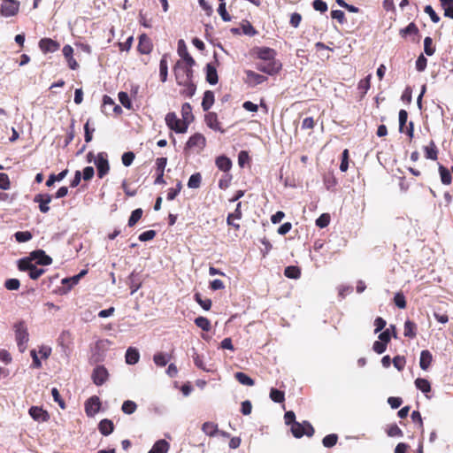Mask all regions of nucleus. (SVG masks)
Segmentation results:
<instances>
[{"label": "nucleus", "mask_w": 453, "mask_h": 453, "mask_svg": "<svg viewBox=\"0 0 453 453\" xmlns=\"http://www.w3.org/2000/svg\"><path fill=\"white\" fill-rule=\"evenodd\" d=\"M395 304L400 309L406 308V300L403 293L398 292L395 295L394 297Z\"/></svg>", "instance_id": "nucleus-54"}, {"label": "nucleus", "mask_w": 453, "mask_h": 453, "mask_svg": "<svg viewBox=\"0 0 453 453\" xmlns=\"http://www.w3.org/2000/svg\"><path fill=\"white\" fill-rule=\"evenodd\" d=\"M203 432L209 436H214L218 434V426L213 422H205L202 426Z\"/></svg>", "instance_id": "nucleus-34"}, {"label": "nucleus", "mask_w": 453, "mask_h": 453, "mask_svg": "<svg viewBox=\"0 0 453 453\" xmlns=\"http://www.w3.org/2000/svg\"><path fill=\"white\" fill-rule=\"evenodd\" d=\"M51 196L49 194H37L34 197V202L39 203V210L42 213L50 211L49 203L51 202Z\"/></svg>", "instance_id": "nucleus-12"}, {"label": "nucleus", "mask_w": 453, "mask_h": 453, "mask_svg": "<svg viewBox=\"0 0 453 453\" xmlns=\"http://www.w3.org/2000/svg\"><path fill=\"white\" fill-rule=\"evenodd\" d=\"M202 182V176L199 173L192 174L188 181V187L189 188H198Z\"/></svg>", "instance_id": "nucleus-42"}, {"label": "nucleus", "mask_w": 453, "mask_h": 453, "mask_svg": "<svg viewBox=\"0 0 453 453\" xmlns=\"http://www.w3.org/2000/svg\"><path fill=\"white\" fill-rule=\"evenodd\" d=\"M15 339L19 350L24 352L29 340V334L25 321L21 320L14 324Z\"/></svg>", "instance_id": "nucleus-2"}, {"label": "nucleus", "mask_w": 453, "mask_h": 453, "mask_svg": "<svg viewBox=\"0 0 453 453\" xmlns=\"http://www.w3.org/2000/svg\"><path fill=\"white\" fill-rule=\"evenodd\" d=\"M126 362L128 365H135L140 358L139 351L133 347H129L126 352Z\"/></svg>", "instance_id": "nucleus-24"}, {"label": "nucleus", "mask_w": 453, "mask_h": 453, "mask_svg": "<svg viewBox=\"0 0 453 453\" xmlns=\"http://www.w3.org/2000/svg\"><path fill=\"white\" fill-rule=\"evenodd\" d=\"M257 57L260 59L256 67L258 71L269 75H273L281 69V63L276 59V52L268 47L256 49Z\"/></svg>", "instance_id": "nucleus-1"}, {"label": "nucleus", "mask_w": 453, "mask_h": 453, "mask_svg": "<svg viewBox=\"0 0 453 453\" xmlns=\"http://www.w3.org/2000/svg\"><path fill=\"white\" fill-rule=\"evenodd\" d=\"M424 12L427 15H429L431 20L434 23H438L440 21V17L436 14V12H434V10L433 9V7L431 5H426L424 9Z\"/></svg>", "instance_id": "nucleus-61"}, {"label": "nucleus", "mask_w": 453, "mask_h": 453, "mask_svg": "<svg viewBox=\"0 0 453 453\" xmlns=\"http://www.w3.org/2000/svg\"><path fill=\"white\" fill-rule=\"evenodd\" d=\"M135 156L134 154V152L132 151H127V152H125L123 155H122V164L125 165V166H129L132 165Z\"/></svg>", "instance_id": "nucleus-59"}, {"label": "nucleus", "mask_w": 453, "mask_h": 453, "mask_svg": "<svg viewBox=\"0 0 453 453\" xmlns=\"http://www.w3.org/2000/svg\"><path fill=\"white\" fill-rule=\"evenodd\" d=\"M387 433H388V435L390 437H402L403 436V431L395 424L391 425L388 427Z\"/></svg>", "instance_id": "nucleus-57"}, {"label": "nucleus", "mask_w": 453, "mask_h": 453, "mask_svg": "<svg viewBox=\"0 0 453 453\" xmlns=\"http://www.w3.org/2000/svg\"><path fill=\"white\" fill-rule=\"evenodd\" d=\"M39 47L44 53L55 52L59 49V43L50 38H43L40 40Z\"/></svg>", "instance_id": "nucleus-13"}, {"label": "nucleus", "mask_w": 453, "mask_h": 453, "mask_svg": "<svg viewBox=\"0 0 453 453\" xmlns=\"http://www.w3.org/2000/svg\"><path fill=\"white\" fill-rule=\"evenodd\" d=\"M98 429L103 435L107 436L113 432L114 426L111 420L104 418L100 421Z\"/></svg>", "instance_id": "nucleus-22"}, {"label": "nucleus", "mask_w": 453, "mask_h": 453, "mask_svg": "<svg viewBox=\"0 0 453 453\" xmlns=\"http://www.w3.org/2000/svg\"><path fill=\"white\" fill-rule=\"evenodd\" d=\"M206 140L202 134H195L186 143V149H197L198 151L205 147Z\"/></svg>", "instance_id": "nucleus-9"}, {"label": "nucleus", "mask_w": 453, "mask_h": 453, "mask_svg": "<svg viewBox=\"0 0 453 453\" xmlns=\"http://www.w3.org/2000/svg\"><path fill=\"white\" fill-rule=\"evenodd\" d=\"M424 151L425 156L427 159H437L438 150L434 141H431L427 146L424 147Z\"/></svg>", "instance_id": "nucleus-27"}, {"label": "nucleus", "mask_w": 453, "mask_h": 453, "mask_svg": "<svg viewBox=\"0 0 453 453\" xmlns=\"http://www.w3.org/2000/svg\"><path fill=\"white\" fill-rule=\"evenodd\" d=\"M415 386L418 389L425 394L431 391L430 382L426 379L418 378L415 380Z\"/></svg>", "instance_id": "nucleus-33"}, {"label": "nucleus", "mask_w": 453, "mask_h": 453, "mask_svg": "<svg viewBox=\"0 0 453 453\" xmlns=\"http://www.w3.org/2000/svg\"><path fill=\"white\" fill-rule=\"evenodd\" d=\"M101 407V402L98 396L93 395L85 403V412L88 417H94Z\"/></svg>", "instance_id": "nucleus-8"}, {"label": "nucleus", "mask_w": 453, "mask_h": 453, "mask_svg": "<svg viewBox=\"0 0 453 453\" xmlns=\"http://www.w3.org/2000/svg\"><path fill=\"white\" fill-rule=\"evenodd\" d=\"M178 54L182 58V62L188 64L189 66L195 65L196 62L189 55L185 42L182 39L178 42Z\"/></svg>", "instance_id": "nucleus-11"}, {"label": "nucleus", "mask_w": 453, "mask_h": 453, "mask_svg": "<svg viewBox=\"0 0 453 453\" xmlns=\"http://www.w3.org/2000/svg\"><path fill=\"white\" fill-rule=\"evenodd\" d=\"M427 65V59L424 57V55H420L416 60V69L418 72H423Z\"/></svg>", "instance_id": "nucleus-63"}, {"label": "nucleus", "mask_w": 453, "mask_h": 453, "mask_svg": "<svg viewBox=\"0 0 453 453\" xmlns=\"http://www.w3.org/2000/svg\"><path fill=\"white\" fill-rule=\"evenodd\" d=\"M433 361V356L429 350H422L419 358V366L422 370L426 371Z\"/></svg>", "instance_id": "nucleus-19"}, {"label": "nucleus", "mask_w": 453, "mask_h": 453, "mask_svg": "<svg viewBox=\"0 0 453 453\" xmlns=\"http://www.w3.org/2000/svg\"><path fill=\"white\" fill-rule=\"evenodd\" d=\"M235 379L238 380L239 383L245 385V386H253L255 384V381L253 379H251L250 376H248L246 373L238 372L234 374Z\"/></svg>", "instance_id": "nucleus-35"}, {"label": "nucleus", "mask_w": 453, "mask_h": 453, "mask_svg": "<svg viewBox=\"0 0 453 453\" xmlns=\"http://www.w3.org/2000/svg\"><path fill=\"white\" fill-rule=\"evenodd\" d=\"M192 108L190 104L185 103L182 104L181 107V115H182V120L186 122L188 125L192 121L193 115H192Z\"/></svg>", "instance_id": "nucleus-30"}, {"label": "nucleus", "mask_w": 453, "mask_h": 453, "mask_svg": "<svg viewBox=\"0 0 453 453\" xmlns=\"http://www.w3.org/2000/svg\"><path fill=\"white\" fill-rule=\"evenodd\" d=\"M439 173L441 175V182L444 185H449L451 183V180H452L449 171L447 168H445L443 165H439Z\"/></svg>", "instance_id": "nucleus-38"}, {"label": "nucleus", "mask_w": 453, "mask_h": 453, "mask_svg": "<svg viewBox=\"0 0 453 453\" xmlns=\"http://www.w3.org/2000/svg\"><path fill=\"white\" fill-rule=\"evenodd\" d=\"M30 416L36 421H47L49 414L41 407L33 406L29 409Z\"/></svg>", "instance_id": "nucleus-17"}, {"label": "nucleus", "mask_w": 453, "mask_h": 453, "mask_svg": "<svg viewBox=\"0 0 453 453\" xmlns=\"http://www.w3.org/2000/svg\"><path fill=\"white\" fill-rule=\"evenodd\" d=\"M206 81L211 85H215L219 81L216 67L211 63L206 65Z\"/></svg>", "instance_id": "nucleus-20"}, {"label": "nucleus", "mask_w": 453, "mask_h": 453, "mask_svg": "<svg viewBox=\"0 0 453 453\" xmlns=\"http://www.w3.org/2000/svg\"><path fill=\"white\" fill-rule=\"evenodd\" d=\"M173 71L177 84H185L193 78L192 66L180 60L176 63Z\"/></svg>", "instance_id": "nucleus-3"}, {"label": "nucleus", "mask_w": 453, "mask_h": 453, "mask_svg": "<svg viewBox=\"0 0 453 453\" xmlns=\"http://www.w3.org/2000/svg\"><path fill=\"white\" fill-rule=\"evenodd\" d=\"M94 164L97 169V175L100 179L104 178L110 171V165L105 152H100L94 159Z\"/></svg>", "instance_id": "nucleus-7"}, {"label": "nucleus", "mask_w": 453, "mask_h": 453, "mask_svg": "<svg viewBox=\"0 0 453 453\" xmlns=\"http://www.w3.org/2000/svg\"><path fill=\"white\" fill-rule=\"evenodd\" d=\"M137 405L131 400H127L123 403L121 410L126 414H133L136 411Z\"/></svg>", "instance_id": "nucleus-44"}, {"label": "nucleus", "mask_w": 453, "mask_h": 453, "mask_svg": "<svg viewBox=\"0 0 453 453\" xmlns=\"http://www.w3.org/2000/svg\"><path fill=\"white\" fill-rule=\"evenodd\" d=\"M270 398L274 403H282L285 399L284 392L278 390L276 388H272L270 391Z\"/></svg>", "instance_id": "nucleus-45"}, {"label": "nucleus", "mask_w": 453, "mask_h": 453, "mask_svg": "<svg viewBox=\"0 0 453 453\" xmlns=\"http://www.w3.org/2000/svg\"><path fill=\"white\" fill-rule=\"evenodd\" d=\"M67 173L68 170L65 169L60 172L58 175L50 174L46 181V185L48 187H51L55 183V181H61L64 178H65Z\"/></svg>", "instance_id": "nucleus-39"}, {"label": "nucleus", "mask_w": 453, "mask_h": 453, "mask_svg": "<svg viewBox=\"0 0 453 453\" xmlns=\"http://www.w3.org/2000/svg\"><path fill=\"white\" fill-rule=\"evenodd\" d=\"M204 120L208 127L211 129L219 131L220 133L225 132V130L221 128L220 123L218 120V116L215 112H208L204 117Z\"/></svg>", "instance_id": "nucleus-14"}, {"label": "nucleus", "mask_w": 453, "mask_h": 453, "mask_svg": "<svg viewBox=\"0 0 453 453\" xmlns=\"http://www.w3.org/2000/svg\"><path fill=\"white\" fill-rule=\"evenodd\" d=\"M14 236H15V239L17 242H25L31 240L32 234L28 231H20V232L15 233Z\"/></svg>", "instance_id": "nucleus-51"}, {"label": "nucleus", "mask_w": 453, "mask_h": 453, "mask_svg": "<svg viewBox=\"0 0 453 453\" xmlns=\"http://www.w3.org/2000/svg\"><path fill=\"white\" fill-rule=\"evenodd\" d=\"M215 163H216L217 167L223 172H228V171H230V169L232 167L231 160L226 156L218 157L216 158Z\"/></svg>", "instance_id": "nucleus-26"}, {"label": "nucleus", "mask_w": 453, "mask_h": 453, "mask_svg": "<svg viewBox=\"0 0 453 453\" xmlns=\"http://www.w3.org/2000/svg\"><path fill=\"white\" fill-rule=\"evenodd\" d=\"M170 356L168 354L158 352L156 353L153 357V361L157 366H165L170 360Z\"/></svg>", "instance_id": "nucleus-31"}, {"label": "nucleus", "mask_w": 453, "mask_h": 453, "mask_svg": "<svg viewBox=\"0 0 453 453\" xmlns=\"http://www.w3.org/2000/svg\"><path fill=\"white\" fill-rule=\"evenodd\" d=\"M214 104V93L211 90H206L203 94L202 101V108L204 111H207Z\"/></svg>", "instance_id": "nucleus-25"}, {"label": "nucleus", "mask_w": 453, "mask_h": 453, "mask_svg": "<svg viewBox=\"0 0 453 453\" xmlns=\"http://www.w3.org/2000/svg\"><path fill=\"white\" fill-rule=\"evenodd\" d=\"M119 100L125 108H127V109L132 108V103H131L129 96L127 92H123V91L119 92Z\"/></svg>", "instance_id": "nucleus-50"}, {"label": "nucleus", "mask_w": 453, "mask_h": 453, "mask_svg": "<svg viewBox=\"0 0 453 453\" xmlns=\"http://www.w3.org/2000/svg\"><path fill=\"white\" fill-rule=\"evenodd\" d=\"M195 300L205 311H209L211 307V300L208 298L203 299L199 293L195 294Z\"/></svg>", "instance_id": "nucleus-47"}, {"label": "nucleus", "mask_w": 453, "mask_h": 453, "mask_svg": "<svg viewBox=\"0 0 453 453\" xmlns=\"http://www.w3.org/2000/svg\"><path fill=\"white\" fill-rule=\"evenodd\" d=\"M178 85L184 87V89L181 91L182 95L188 96V97H191L195 95L196 87L194 84L192 79L188 80V82L185 84H178Z\"/></svg>", "instance_id": "nucleus-32"}, {"label": "nucleus", "mask_w": 453, "mask_h": 453, "mask_svg": "<svg viewBox=\"0 0 453 453\" xmlns=\"http://www.w3.org/2000/svg\"><path fill=\"white\" fill-rule=\"evenodd\" d=\"M159 76L162 82H165L168 76V65L166 56H163L159 63Z\"/></svg>", "instance_id": "nucleus-29"}, {"label": "nucleus", "mask_w": 453, "mask_h": 453, "mask_svg": "<svg viewBox=\"0 0 453 453\" xmlns=\"http://www.w3.org/2000/svg\"><path fill=\"white\" fill-rule=\"evenodd\" d=\"M165 124L173 131L178 134H184L188 130V124L177 118L174 112H169L165 116Z\"/></svg>", "instance_id": "nucleus-4"}, {"label": "nucleus", "mask_w": 453, "mask_h": 453, "mask_svg": "<svg viewBox=\"0 0 453 453\" xmlns=\"http://www.w3.org/2000/svg\"><path fill=\"white\" fill-rule=\"evenodd\" d=\"M417 326L411 320H406L403 327V334L405 337L414 338L417 334Z\"/></svg>", "instance_id": "nucleus-28"}, {"label": "nucleus", "mask_w": 453, "mask_h": 453, "mask_svg": "<svg viewBox=\"0 0 453 453\" xmlns=\"http://www.w3.org/2000/svg\"><path fill=\"white\" fill-rule=\"evenodd\" d=\"M166 164H167V158L166 157H158V158H157V160H156L157 173L164 174Z\"/></svg>", "instance_id": "nucleus-62"}, {"label": "nucleus", "mask_w": 453, "mask_h": 453, "mask_svg": "<svg viewBox=\"0 0 453 453\" xmlns=\"http://www.w3.org/2000/svg\"><path fill=\"white\" fill-rule=\"evenodd\" d=\"M170 445L165 440H159L154 443L148 453H167Z\"/></svg>", "instance_id": "nucleus-23"}, {"label": "nucleus", "mask_w": 453, "mask_h": 453, "mask_svg": "<svg viewBox=\"0 0 453 453\" xmlns=\"http://www.w3.org/2000/svg\"><path fill=\"white\" fill-rule=\"evenodd\" d=\"M152 50V44L146 35H142L139 38L138 50L142 54H149Z\"/></svg>", "instance_id": "nucleus-18"}, {"label": "nucleus", "mask_w": 453, "mask_h": 453, "mask_svg": "<svg viewBox=\"0 0 453 453\" xmlns=\"http://www.w3.org/2000/svg\"><path fill=\"white\" fill-rule=\"evenodd\" d=\"M418 31L417 26L414 23H410L406 27L401 29L400 34L402 36H406L408 35L417 34Z\"/></svg>", "instance_id": "nucleus-56"}, {"label": "nucleus", "mask_w": 453, "mask_h": 453, "mask_svg": "<svg viewBox=\"0 0 453 453\" xmlns=\"http://www.w3.org/2000/svg\"><path fill=\"white\" fill-rule=\"evenodd\" d=\"M108 372L104 366H96L92 373L93 382L96 386L103 385L108 380Z\"/></svg>", "instance_id": "nucleus-10"}, {"label": "nucleus", "mask_w": 453, "mask_h": 453, "mask_svg": "<svg viewBox=\"0 0 453 453\" xmlns=\"http://www.w3.org/2000/svg\"><path fill=\"white\" fill-rule=\"evenodd\" d=\"M284 274L289 279H298L301 276V271L297 266L289 265L285 268Z\"/></svg>", "instance_id": "nucleus-37"}, {"label": "nucleus", "mask_w": 453, "mask_h": 453, "mask_svg": "<svg viewBox=\"0 0 453 453\" xmlns=\"http://www.w3.org/2000/svg\"><path fill=\"white\" fill-rule=\"evenodd\" d=\"M444 10V15L453 19V0H440Z\"/></svg>", "instance_id": "nucleus-40"}, {"label": "nucleus", "mask_w": 453, "mask_h": 453, "mask_svg": "<svg viewBox=\"0 0 453 453\" xmlns=\"http://www.w3.org/2000/svg\"><path fill=\"white\" fill-rule=\"evenodd\" d=\"M424 51L427 56H432L435 52V48L433 45V39L429 36L424 39Z\"/></svg>", "instance_id": "nucleus-46"}, {"label": "nucleus", "mask_w": 453, "mask_h": 453, "mask_svg": "<svg viewBox=\"0 0 453 453\" xmlns=\"http://www.w3.org/2000/svg\"><path fill=\"white\" fill-rule=\"evenodd\" d=\"M20 286V282L18 279H8L4 282V287L8 290H17Z\"/></svg>", "instance_id": "nucleus-58"}, {"label": "nucleus", "mask_w": 453, "mask_h": 453, "mask_svg": "<svg viewBox=\"0 0 453 453\" xmlns=\"http://www.w3.org/2000/svg\"><path fill=\"white\" fill-rule=\"evenodd\" d=\"M312 6L316 11L320 12H326L327 11V4L323 0H314L312 2Z\"/></svg>", "instance_id": "nucleus-64"}, {"label": "nucleus", "mask_w": 453, "mask_h": 453, "mask_svg": "<svg viewBox=\"0 0 453 453\" xmlns=\"http://www.w3.org/2000/svg\"><path fill=\"white\" fill-rule=\"evenodd\" d=\"M192 352H193L192 357H193L196 366L199 369L205 371V372H211V369H209L205 366L203 357L200 356L199 354H197L194 348L192 349Z\"/></svg>", "instance_id": "nucleus-36"}, {"label": "nucleus", "mask_w": 453, "mask_h": 453, "mask_svg": "<svg viewBox=\"0 0 453 453\" xmlns=\"http://www.w3.org/2000/svg\"><path fill=\"white\" fill-rule=\"evenodd\" d=\"M31 256L33 259L36 260V263L38 265H49L52 263V258L50 256L46 255V253L42 250H38L32 252Z\"/></svg>", "instance_id": "nucleus-16"}, {"label": "nucleus", "mask_w": 453, "mask_h": 453, "mask_svg": "<svg viewBox=\"0 0 453 453\" xmlns=\"http://www.w3.org/2000/svg\"><path fill=\"white\" fill-rule=\"evenodd\" d=\"M195 324L203 331L209 332L211 330V322L205 317H197L195 319Z\"/></svg>", "instance_id": "nucleus-41"}, {"label": "nucleus", "mask_w": 453, "mask_h": 453, "mask_svg": "<svg viewBox=\"0 0 453 453\" xmlns=\"http://www.w3.org/2000/svg\"><path fill=\"white\" fill-rule=\"evenodd\" d=\"M329 222H330L329 214L323 213L316 219V226L320 228H324L329 225Z\"/></svg>", "instance_id": "nucleus-49"}, {"label": "nucleus", "mask_w": 453, "mask_h": 453, "mask_svg": "<svg viewBox=\"0 0 453 453\" xmlns=\"http://www.w3.org/2000/svg\"><path fill=\"white\" fill-rule=\"evenodd\" d=\"M392 363L398 371H402L404 368L406 361L404 357L396 356L393 358Z\"/></svg>", "instance_id": "nucleus-60"}, {"label": "nucleus", "mask_w": 453, "mask_h": 453, "mask_svg": "<svg viewBox=\"0 0 453 453\" xmlns=\"http://www.w3.org/2000/svg\"><path fill=\"white\" fill-rule=\"evenodd\" d=\"M218 12L224 21L227 22L231 20V16L226 12V3H224L223 1H221V3L219 5Z\"/></svg>", "instance_id": "nucleus-53"}, {"label": "nucleus", "mask_w": 453, "mask_h": 453, "mask_svg": "<svg viewBox=\"0 0 453 453\" xmlns=\"http://www.w3.org/2000/svg\"><path fill=\"white\" fill-rule=\"evenodd\" d=\"M241 218H242L241 203H238L236 205L235 211L227 216L226 223H227V225L234 226L235 229H239L240 225L234 223V219H240Z\"/></svg>", "instance_id": "nucleus-21"}, {"label": "nucleus", "mask_w": 453, "mask_h": 453, "mask_svg": "<svg viewBox=\"0 0 453 453\" xmlns=\"http://www.w3.org/2000/svg\"><path fill=\"white\" fill-rule=\"evenodd\" d=\"M291 433L296 438H301L303 435L311 437L314 434V429L308 421L303 423L295 422L291 426Z\"/></svg>", "instance_id": "nucleus-5"}, {"label": "nucleus", "mask_w": 453, "mask_h": 453, "mask_svg": "<svg viewBox=\"0 0 453 453\" xmlns=\"http://www.w3.org/2000/svg\"><path fill=\"white\" fill-rule=\"evenodd\" d=\"M142 209H135L132 211L129 219H128V226L132 227L134 226L142 218Z\"/></svg>", "instance_id": "nucleus-43"}, {"label": "nucleus", "mask_w": 453, "mask_h": 453, "mask_svg": "<svg viewBox=\"0 0 453 453\" xmlns=\"http://www.w3.org/2000/svg\"><path fill=\"white\" fill-rule=\"evenodd\" d=\"M19 10V2L16 0H3L0 13L4 18L15 16Z\"/></svg>", "instance_id": "nucleus-6"}, {"label": "nucleus", "mask_w": 453, "mask_h": 453, "mask_svg": "<svg viewBox=\"0 0 453 453\" xmlns=\"http://www.w3.org/2000/svg\"><path fill=\"white\" fill-rule=\"evenodd\" d=\"M338 436L335 434H331L325 436L322 440V443L326 448H331L337 442Z\"/></svg>", "instance_id": "nucleus-48"}, {"label": "nucleus", "mask_w": 453, "mask_h": 453, "mask_svg": "<svg viewBox=\"0 0 453 453\" xmlns=\"http://www.w3.org/2000/svg\"><path fill=\"white\" fill-rule=\"evenodd\" d=\"M247 81L250 86H257L267 81V77L262 74L257 73L254 71L247 70L245 71Z\"/></svg>", "instance_id": "nucleus-15"}, {"label": "nucleus", "mask_w": 453, "mask_h": 453, "mask_svg": "<svg viewBox=\"0 0 453 453\" xmlns=\"http://www.w3.org/2000/svg\"><path fill=\"white\" fill-rule=\"evenodd\" d=\"M115 104V102L113 101V99L107 96V95H104V97H103V111L106 114L109 113L108 110H111V107Z\"/></svg>", "instance_id": "nucleus-52"}, {"label": "nucleus", "mask_w": 453, "mask_h": 453, "mask_svg": "<svg viewBox=\"0 0 453 453\" xmlns=\"http://www.w3.org/2000/svg\"><path fill=\"white\" fill-rule=\"evenodd\" d=\"M34 265L29 258H23L19 260L18 266L20 271H28L29 273Z\"/></svg>", "instance_id": "nucleus-55"}]
</instances>
